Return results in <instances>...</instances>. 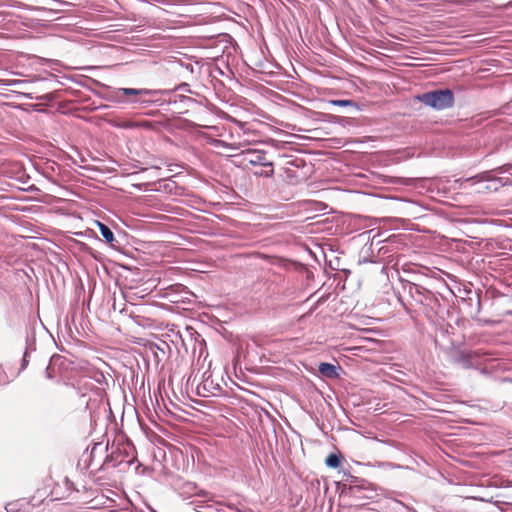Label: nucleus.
<instances>
[{
	"label": "nucleus",
	"instance_id": "1",
	"mask_svg": "<svg viewBox=\"0 0 512 512\" xmlns=\"http://www.w3.org/2000/svg\"><path fill=\"white\" fill-rule=\"evenodd\" d=\"M417 98L425 105L438 110L451 107L454 102L453 93L448 89L427 92L418 96Z\"/></svg>",
	"mask_w": 512,
	"mask_h": 512
},
{
	"label": "nucleus",
	"instance_id": "2",
	"mask_svg": "<svg viewBox=\"0 0 512 512\" xmlns=\"http://www.w3.org/2000/svg\"><path fill=\"white\" fill-rule=\"evenodd\" d=\"M244 162L251 165L272 166V162L266 159V153L261 150H247L243 153Z\"/></svg>",
	"mask_w": 512,
	"mask_h": 512
},
{
	"label": "nucleus",
	"instance_id": "3",
	"mask_svg": "<svg viewBox=\"0 0 512 512\" xmlns=\"http://www.w3.org/2000/svg\"><path fill=\"white\" fill-rule=\"evenodd\" d=\"M338 368L339 367L333 364L323 362L319 364L318 370L322 376L330 379H335L338 378L339 376Z\"/></svg>",
	"mask_w": 512,
	"mask_h": 512
},
{
	"label": "nucleus",
	"instance_id": "4",
	"mask_svg": "<svg viewBox=\"0 0 512 512\" xmlns=\"http://www.w3.org/2000/svg\"><path fill=\"white\" fill-rule=\"evenodd\" d=\"M148 93L149 91L146 89L119 88L117 91H115V96L120 100L121 95L136 96Z\"/></svg>",
	"mask_w": 512,
	"mask_h": 512
},
{
	"label": "nucleus",
	"instance_id": "5",
	"mask_svg": "<svg viewBox=\"0 0 512 512\" xmlns=\"http://www.w3.org/2000/svg\"><path fill=\"white\" fill-rule=\"evenodd\" d=\"M474 354L472 353H460L457 362L465 369H469L473 366Z\"/></svg>",
	"mask_w": 512,
	"mask_h": 512
},
{
	"label": "nucleus",
	"instance_id": "6",
	"mask_svg": "<svg viewBox=\"0 0 512 512\" xmlns=\"http://www.w3.org/2000/svg\"><path fill=\"white\" fill-rule=\"evenodd\" d=\"M96 224L100 230L102 237L105 239L107 243H111L112 241H114V234L108 226L99 221H97Z\"/></svg>",
	"mask_w": 512,
	"mask_h": 512
},
{
	"label": "nucleus",
	"instance_id": "7",
	"mask_svg": "<svg viewBox=\"0 0 512 512\" xmlns=\"http://www.w3.org/2000/svg\"><path fill=\"white\" fill-rule=\"evenodd\" d=\"M200 387H202L204 391L209 392V393H214L213 392L214 389H219L218 386L217 387L213 386V381L210 380V377L205 378L202 381L201 385L198 386V389H200Z\"/></svg>",
	"mask_w": 512,
	"mask_h": 512
},
{
	"label": "nucleus",
	"instance_id": "8",
	"mask_svg": "<svg viewBox=\"0 0 512 512\" xmlns=\"http://www.w3.org/2000/svg\"><path fill=\"white\" fill-rule=\"evenodd\" d=\"M325 463L328 467H331V468H337L339 467L340 465V458L338 455L336 454H330L326 460H325Z\"/></svg>",
	"mask_w": 512,
	"mask_h": 512
},
{
	"label": "nucleus",
	"instance_id": "9",
	"mask_svg": "<svg viewBox=\"0 0 512 512\" xmlns=\"http://www.w3.org/2000/svg\"><path fill=\"white\" fill-rule=\"evenodd\" d=\"M265 168H268L266 170H260L255 171L254 175L257 177H271L274 174L273 165L272 166H264Z\"/></svg>",
	"mask_w": 512,
	"mask_h": 512
},
{
	"label": "nucleus",
	"instance_id": "10",
	"mask_svg": "<svg viewBox=\"0 0 512 512\" xmlns=\"http://www.w3.org/2000/svg\"><path fill=\"white\" fill-rule=\"evenodd\" d=\"M331 103L333 105H338V106H350V105H352V101H350V100H332Z\"/></svg>",
	"mask_w": 512,
	"mask_h": 512
},
{
	"label": "nucleus",
	"instance_id": "11",
	"mask_svg": "<svg viewBox=\"0 0 512 512\" xmlns=\"http://www.w3.org/2000/svg\"><path fill=\"white\" fill-rule=\"evenodd\" d=\"M498 170L500 172H509L510 170H512V164H506V165L498 168Z\"/></svg>",
	"mask_w": 512,
	"mask_h": 512
}]
</instances>
